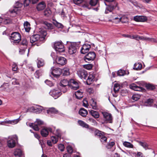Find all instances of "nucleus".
Listing matches in <instances>:
<instances>
[{
    "label": "nucleus",
    "mask_w": 157,
    "mask_h": 157,
    "mask_svg": "<svg viewBox=\"0 0 157 157\" xmlns=\"http://www.w3.org/2000/svg\"><path fill=\"white\" fill-rule=\"evenodd\" d=\"M69 81L67 79H63L58 83V86L60 89V90L64 93L67 90V86H69Z\"/></svg>",
    "instance_id": "obj_1"
},
{
    "label": "nucleus",
    "mask_w": 157,
    "mask_h": 157,
    "mask_svg": "<svg viewBox=\"0 0 157 157\" xmlns=\"http://www.w3.org/2000/svg\"><path fill=\"white\" fill-rule=\"evenodd\" d=\"M21 39V34L15 32L12 33L10 36V39L11 42L13 43H18Z\"/></svg>",
    "instance_id": "obj_2"
},
{
    "label": "nucleus",
    "mask_w": 157,
    "mask_h": 157,
    "mask_svg": "<svg viewBox=\"0 0 157 157\" xmlns=\"http://www.w3.org/2000/svg\"><path fill=\"white\" fill-rule=\"evenodd\" d=\"M68 52L70 54L72 55L76 52L78 48V44L75 42H69L68 43Z\"/></svg>",
    "instance_id": "obj_3"
},
{
    "label": "nucleus",
    "mask_w": 157,
    "mask_h": 157,
    "mask_svg": "<svg viewBox=\"0 0 157 157\" xmlns=\"http://www.w3.org/2000/svg\"><path fill=\"white\" fill-rule=\"evenodd\" d=\"M53 48L57 52H63L65 51L64 45L61 41L55 42L53 44Z\"/></svg>",
    "instance_id": "obj_4"
},
{
    "label": "nucleus",
    "mask_w": 157,
    "mask_h": 157,
    "mask_svg": "<svg viewBox=\"0 0 157 157\" xmlns=\"http://www.w3.org/2000/svg\"><path fill=\"white\" fill-rule=\"evenodd\" d=\"M17 136L16 135L9 137L7 140V145L10 148H13L15 146V141H17Z\"/></svg>",
    "instance_id": "obj_5"
},
{
    "label": "nucleus",
    "mask_w": 157,
    "mask_h": 157,
    "mask_svg": "<svg viewBox=\"0 0 157 157\" xmlns=\"http://www.w3.org/2000/svg\"><path fill=\"white\" fill-rule=\"evenodd\" d=\"M105 122L107 123L113 122V117L111 114L106 112H102Z\"/></svg>",
    "instance_id": "obj_6"
},
{
    "label": "nucleus",
    "mask_w": 157,
    "mask_h": 157,
    "mask_svg": "<svg viewBox=\"0 0 157 157\" xmlns=\"http://www.w3.org/2000/svg\"><path fill=\"white\" fill-rule=\"evenodd\" d=\"M69 86L73 90H77L79 87V83L75 80L71 79L69 81Z\"/></svg>",
    "instance_id": "obj_7"
},
{
    "label": "nucleus",
    "mask_w": 157,
    "mask_h": 157,
    "mask_svg": "<svg viewBox=\"0 0 157 157\" xmlns=\"http://www.w3.org/2000/svg\"><path fill=\"white\" fill-rule=\"evenodd\" d=\"M96 55L94 52H90L87 55H86L84 58V60L86 62L93 60L95 58Z\"/></svg>",
    "instance_id": "obj_8"
},
{
    "label": "nucleus",
    "mask_w": 157,
    "mask_h": 157,
    "mask_svg": "<svg viewBox=\"0 0 157 157\" xmlns=\"http://www.w3.org/2000/svg\"><path fill=\"white\" fill-rule=\"evenodd\" d=\"M77 74L79 78L85 79L88 76V73L87 71L85 70L82 69L77 71Z\"/></svg>",
    "instance_id": "obj_9"
},
{
    "label": "nucleus",
    "mask_w": 157,
    "mask_h": 157,
    "mask_svg": "<svg viewBox=\"0 0 157 157\" xmlns=\"http://www.w3.org/2000/svg\"><path fill=\"white\" fill-rule=\"evenodd\" d=\"M113 22L118 23L121 21L122 23H126L128 21V18L125 16H123L120 17H113Z\"/></svg>",
    "instance_id": "obj_10"
},
{
    "label": "nucleus",
    "mask_w": 157,
    "mask_h": 157,
    "mask_svg": "<svg viewBox=\"0 0 157 157\" xmlns=\"http://www.w3.org/2000/svg\"><path fill=\"white\" fill-rule=\"evenodd\" d=\"M91 48L90 44H85L83 45L81 48L80 52L82 54H85L87 53Z\"/></svg>",
    "instance_id": "obj_11"
},
{
    "label": "nucleus",
    "mask_w": 157,
    "mask_h": 157,
    "mask_svg": "<svg viewBox=\"0 0 157 157\" xmlns=\"http://www.w3.org/2000/svg\"><path fill=\"white\" fill-rule=\"evenodd\" d=\"M47 33L46 30H41L40 31V43H44L46 40V36Z\"/></svg>",
    "instance_id": "obj_12"
},
{
    "label": "nucleus",
    "mask_w": 157,
    "mask_h": 157,
    "mask_svg": "<svg viewBox=\"0 0 157 157\" xmlns=\"http://www.w3.org/2000/svg\"><path fill=\"white\" fill-rule=\"evenodd\" d=\"M54 68V67L51 68L52 70L51 72V74L55 77H59L61 74V70L59 68Z\"/></svg>",
    "instance_id": "obj_13"
},
{
    "label": "nucleus",
    "mask_w": 157,
    "mask_h": 157,
    "mask_svg": "<svg viewBox=\"0 0 157 157\" xmlns=\"http://www.w3.org/2000/svg\"><path fill=\"white\" fill-rule=\"evenodd\" d=\"M49 94L55 99H56L61 95V93L59 90L53 89L50 91Z\"/></svg>",
    "instance_id": "obj_14"
},
{
    "label": "nucleus",
    "mask_w": 157,
    "mask_h": 157,
    "mask_svg": "<svg viewBox=\"0 0 157 157\" xmlns=\"http://www.w3.org/2000/svg\"><path fill=\"white\" fill-rule=\"evenodd\" d=\"M56 63L57 64L61 65H64L67 62V60L63 57L59 56L56 59Z\"/></svg>",
    "instance_id": "obj_15"
},
{
    "label": "nucleus",
    "mask_w": 157,
    "mask_h": 157,
    "mask_svg": "<svg viewBox=\"0 0 157 157\" xmlns=\"http://www.w3.org/2000/svg\"><path fill=\"white\" fill-rule=\"evenodd\" d=\"M29 126L32 128L35 131H38L39 129V120L38 119L36 120V121L34 123H29Z\"/></svg>",
    "instance_id": "obj_16"
},
{
    "label": "nucleus",
    "mask_w": 157,
    "mask_h": 157,
    "mask_svg": "<svg viewBox=\"0 0 157 157\" xmlns=\"http://www.w3.org/2000/svg\"><path fill=\"white\" fill-rule=\"evenodd\" d=\"M133 19L136 21L144 22L147 20V17L143 16H136Z\"/></svg>",
    "instance_id": "obj_17"
},
{
    "label": "nucleus",
    "mask_w": 157,
    "mask_h": 157,
    "mask_svg": "<svg viewBox=\"0 0 157 157\" xmlns=\"http://www.w3.org/2000/svg\"><path fill=\"white\" fill-rule=\"evenodd\" d=\"M116 7H117L118 8V3L117 2L115 3V5H110L108 6L106 8L105 13H108L109 12H112Z\"/></svg>",
    "instance_id": "obj_18"
},
{
    "label": "nucleus",
    "mask_w": 157,
    "mask_h": 157,
    "mask_svg": "<svg viewBox=\"0 0 157 157\" xmlns=\"http://www.w3.org/2000/svg\"><path fill=\"white\" fill-rule=\"evenodd\" d=\"M52 132V129L51 128H44L41 130V134L43 137H46L48 135V131Z\"/></svg>",
    "instance_id": "obj_19"
},
{
    "label": "nucleus",
    "mask_w": 157,
    "mask_h": 157,
    "mask_svg": "<svg viewBox=\"0 0 157 157\" xmlns=\"http://www.w3.org/2000/svg\"><path fill=\"white\" fill-rule=\"evenodd\" d=\"M47 113H53L57 114L59 113V114L62 116H63L64 114L63 113H59L58 111L54 107L49 108L47 110Z\"/></svg>",
    "instance_id": "obj_20"
},
{
    "label": "nucleus",
    "mask_w": 157,
    "mask_h": 157,
    "mask_svg": "<svg viewBox=\"0 0 157 157\" xmlns=\"http://www.w3.org/2000/svg\"><path fill=\"white\" fill-rule=\"evenodd\" d=\"M39 106L38 105H35L34 106L29 108L28 109V111L34 113H37L39 111Z\"/></svg>",
    "instance_id": "obj_21"
},
{
    "label": "nucleus",
    "mask_w": 157,
    "mask_h": 157,
    "mask_svg": "<svg viewBox=\"0 0 157 157\" xmlns=\"http://www.w3.org/2000/svg\"><path fill=\"white\" fill-rule=\"evenodd\" d=\"M130 87L131 89L136 91H141L142 90V87L138 86L134 83L131 84Z\"/></svg>",
    "instance_id": "obj_22"
},
{
    "label": "nucleus",
    "mask_w": 157,
    "mask_h": 157,
    "mask_svg": "<svg viewBox=\"0 0 157 157\" xmlns=\"http://www.w3.org/2000/svg\"><path fill=\"white\" fill-rule=\"evenodd\" d=\"M39 39V35L36 34L31 36L30 37V42L33 44L38 40Z\"/></svg>",
    "instance_id": "obj_23"
},
{
    "label": "nucleus",
    "mask_w": 157,
    "mask_h": 157,
    "mask_svg": "<svg viewBox=\"0 0 157 157\" xmlns=\"http://www.w3.org/2000/svg\"><path fill=\"white\" fill-rule=\"evenodd\" d=\"M14 154L15 156H17L19 157H24L23 152L19 149H16L14 151Z\"/></svg>",
    "instance_id": "obj_24"
},
{
    "label": "nucleus",
    "mask_w": 157,
    "mask_h": 157,
    "mask_svg": "<svg viewBox=\"0 0 157 157\" xmlns=\"http://www.w3.org/2000/svg\"><path fill=\"white\" fill-rule=\"evenodd\" d=\"M75 95L77 98L80 99L83 96V90H78L75 92Z\"/></svg>",
    "instance_id": "obj_25"
},
{
    "label": "nucleus",
    "mask_w": 157,
    "mask_h": 157,
    "mask_svg": "<svg viewBox=\"0 0 157 157\" xmlns=\"http://www.w3.org/2000/svg\"><path fill=\"white\" fill-rule=\"evenodd\" d=\"M94 76L93 74H90L87 79L86 82L88 85H90L91 84L94 80Z\"/></svg>",
    "instance_id": "obj_26"
},
{
    "label": "nucleus",
    "mask_w": 157,
    "mask_h": 157,
    "mask_svg": "<svg viewBox=\"0 0 157 157\" xmlns=\"http://www.w3.org/2000/svg\"><path fill=\"white\" fill-rule=\"evenodd\" d=\"M79 113L82 116L85 117L88 113V112L86 109L84 108H81L79 110Z\"/></svg>",
    "instance_id": "obj_27"
},
{
    "label": "nucleus",
    "mask_w": 157,
    "mask_h": 157,
    "mask_svg": "<svg viewBox=\"0 0 157 157\" xmlns=\"http://www.w3.org/2000/svg\"><path fill=\"white\" fill-rule=\"evenodd\" d=\"M89 113L92 116L94 117L95 118H98L99 117V113L97 111L93 110H91Z\"/></svg>",
    "instance_id": "obj_28"
},
{
    "label": "nucleus",
    "mask_w": 157,
    "mask_h": 157,
    "mask_svg": "<svg viewBox=\"0 0 157 157\" xmlns=\"http://www.w3.org/2000/svg\"><path fill=\"white\" fill-rule=\"evenodd\" d=\"M90 103L93 109L95 110L98 109L97 102L93 99H92L90 100Z\"/></svg>",
    "instance_id": "obj_29"
},
{
    "label": "nucleus",
    "mask_w": 157,
    "mask_h": 157,
    "mask_svg": "<svg viewBox=\"0 0 157 157\" xmlns=\"http://www.w3.org/2000/svg\"><path fill=\"white\" fill-rule=\"evenodd\" d=\"M24 25L25 31L26 32H29L31 29L30 24L27 21H25L24 22Z\"/></svg>",
    "instance_id": "obj_30"
},
{
    "label": "nucleus",
    "mask_w": 157,
    "mask_h": 157,
    "mask_svg": "<svg viewBox=\"0 0 157 157\" xmlns=\"http://www.w3.org/2000/svg\"><path fill=\"white\" fill-rule=\"evenodd\" d=\"M41 24H42L45 25L46 26V27H45L48 29H52L53 28V26L52 25V24L50 23H48L47 21H44L43 23H41Z\"/></svg>",
    "instance_id": "obj_31"
},
{
    "label": "nucleus",
    "mask_w": 157,
    "mask_h": 157,
    "mask_svg": "<svg viewBox=\"0 0 157 157\" xmlns=\"http://www.w3.org/2000/svg\"><path fill=\"white\" fill-rule=\"evenodd\" d=\"M138 143L139 144L142 146L145 150L150 149L149 148V145L145 142H142L141 141H139Z\"/></svg>",
    "instance_id": "obj_32"
},
{
    "label": "nucleus",
    "mask_w": 157,
    "mask_h": 157,
    "mask_svg": "<svg viewBox=\"0 0 157 157\" xmlns=\"http://www.w3.org/2000/svg\"><path fill=\"white\" fill-rule=\"evenodd\" d=\"M142 67V65L140 63H136L134 65L133 69L136 70H140Z\"/></svg>",
    "instance_id": "obj_33"
},
{
    "label": "nucleus",
    "mask_w": 157,
    "mask_h": 157,
    "mask_svg": "<svg viewBox=\"0 0 157 157\" xmlns=\"http://www.w3.org/2000/svg\"><path fill=\"white\" fill-rule=\"evenodd\" d=\"M62 72L63 75H68L70 74L69 69L68 67H64L63 69Z\"/></svg>",
    "instance_id": "obj_34"
},
{
    "label": "nucleus",
    "mask_w": 157,
    "mask_h": 157,
    "mask_svg": "<svg viewBox=\"0 0 157 157\" xmlns=\"http://www.w3.org/2000/svg\"><path fill=\"white\" fill-rule=\"evenodd\" d=\"M140 95L138 94H135L132 95V99L134 101H137L140 98Z\"/></svg>",
    "instance_id": "obj_35"
},
{
    "label": "nucleus",
    "mask_w": 157,
    "mask_h": 157,
    "mask_svg": "<svg viewBox=\"0 0 157 157\" xmlns=\"http://www.w3.org/2000/svg\"><path fill=\"white\" fill-rule=\"evenodd\" d=\"M52 12L49 8H46L44 12V15L46 17H49L51 14Z\"/></svg>",
    "instance_id": "obj_36"
},
{
    "label": "nucleus",
    "mask_w": 157,
    "mask_h": 157,
    "mask_svg": "<svg viewBox=\"0 0 157 157\" xmlns=\"http://www.w3.org/2000/svg\"><path fill=\"white\" fill-rule=\"evenodd\" d=\"M124 145L127 147L132 148L133 147V145L130 142L125 141L123 143Z\"/></svg>",
    "instance_id": "obj_37"
},
{
    "label": "nucleus",
    "mask_w": 157,
    "mask_h": 157,
    "mask_svg": "<svg viewBox=\"0 0 157 157\" xmlns=\"http://www.w3.org/2000/svg\"><path fill=\"white\" fill-rule=\"evenodd\" d=\"M53 24L56 27L59 28H63V25L62 24L56 21L53 22Z\"/></svg>",
    "instance_id": "obj_38"
},
{
    "label": "nucleus",
    "mask_w": 157,
    "mask_h": 157,
    "mask_svg": "<svg viewBox=\"0 0 157 157\" xmlns=\"http://www.w3.org/2000/svg\"><path fill=\"white\" fill-rule=\"evenodd\" d=\"M78 122L79 124L82 126L86 128H88L89 127L88 125L82 121L80 120L78 121Z\"/></svg>",
    "instance_id": "obj_39"
},
{
    "label": "nucleus",
    "mask_w": 157,
    "mask_h": 157,
    "mask_svg": "<svg viewBox=\"0 0 157 157\" xmlns=\"http://www.w3.org/2000/svg\"><path fill=\"white\" fill-rule=\"evenodd\" d=\"M115 144L114 141L108 142L106 147L108 149H109L112 147Z\"/></svg>",
    "instance_id": "obj_40"
},
{
    "label": "nucleus",
    "mask_w": 157,
    "mask_h": 157,
    "mask_svg": "<svg viewBox=\"0 0 157 157\" xmlns=\"http://www.w3.org/2000/svg\"><path fill=\"white\" fill-rule=\"evenodd\" d=\"M46 6V4L45 2L42 1L40 2V10H43L44 9Z\"/></svg>",
    "instance_id": "obj_41"
},
{
    "label": "nucleus",
    "mask_w": 157,
    "mask_h": 157,
    "mask_svg": "<svg viewBox=\"0 0 157 157\" xmlns=\"http://www.w3.org/2000/svg\"><path fill=\"white\" fill-rule=\"evenodd\" d=\"M93 67V65L92 64H87L84 65L83 66V67L86 69L88 70H91Z\"/></svg>",
    "instance_id": "obj_42"
},
{
    "label": "nucleus",
    "mask_w": 157,
    "mask_h": 157,
    "mask_svg": "<svg viewBox=\"0 0 157 157\" xmlns=\"http://www.w3.org/2000/svg\"><path fill=\"white\" fill-rule=\"evenodd\" d=\"M146 87L149 90H152L155 88L154 86L150 84H146Z\"/></svg>",
    "instance_id": "obj_43"
},
{
    "label": "nucleus",
    "mask_w": 157,
    "mask_h": 157,
    "mask_svg": "<svg viewBox=\"0 0 157 157\" xmlns=\"http://www.w3.org/2000/svg\"><path fill=\"white\" fill-rule=\"evenodd\" d=\"M120 87L118 84H115L114 85L113 87V90L115 93L118 92L119 90Z\"/></svg>",
    "instance_id": "obj_44"
},
{
    "label": "nucleus",
    "mask_w": 157,
    "mask_h": 157,
    "mask_svg": "<svg viewBox=\"0 0 157 157\" xmlns=\"http://www.w3.org/2000/svg\"><path fill=\"white\" fill-rule=\"evenodd\" d=\"M100 141L102 143V144H105L107 142V138L104 136H102L101 137V138H100Z\"/></svg>",
    "instance_id": "obj_45"
},
{
    "label": "nucleus",
    "mask_w": 157,
    "mask_h": 157,
    "mask_svg": "<svg viewBox=\"0 0 157 157\" xmlns=\"http://www.w3.org/2000/svg\"><path fill=\"white\" fill-rule=\"evenodd\" d=\"M51 140L53 144H56L58 141V138L56 136H52L51 137Z\"/></svg>",
    "instance_id": "obj_46"
},
{
    "label": "nucleus",
    "mask_w": 157,
    "mask_h": 157,
    "mask_svg": "<svg viewBox=\"0 0 157 157\" xmlns=\"http://www.w3.org/2000/svg\"><path fill=\"white\" fill-rule=\"evenodd\" d=\"M98 0H90V4L92 6H95L97 4Z\"/></svg>",
    "instance_id": "obj_47"
},
{
    "label": "nucleus",
    "mask_w": 157,
    "mask_h": 157,
    "mask_svg": "<svg viewBox=\"0 0 157 157\" xmlns=\"http://www.w3.org/2000/svg\"><path fill=\"white\" fill-rule=\"evenodd\" d=\"M117 74L119 76H124L125 74V71L124 70H120L118 71Z\"/></svg>",
    "instance_id": "obj_48"
},
{
    "label": "nucleus",
    "mask_w": 157,
    "mask_h": 157,
    "mask_svg": "<svg viewBox=\"0 0 157 157\" xmlns=\"http://www.w3.org/2000/svg\"><path fill=\"white\" fill-rule=\"evenodd\" d=\"M21 119L20 118L17 119H14L13 120H11V124L14 125L17 124L20 121Z\"/></svg>",
    "instance_id": "obj_49"
},
{
    "label": "nucleus",
    "mask_w": 157,
    "mask_h": 157,
    "mask_svg": "<svg viewBox=\"0 0 157 157\" xmlns=\"http://www.w3.org/2000/svg\"><path fill=\"white\" fill-rule=\"evenodd\" d=\"M153 102V100L152 99H149L147 100L146 103L147 104V105L151 106L152 105V103Z\"/></svg>",
    "instance_id": "obj_50"
},
{
    "label": "nucleus",
    "mask_w": 157,
    "mask_h": 157,
    "mask_svg": "<svg viewBox=\"0 0 157 157\" xmlns=\"http://www.w3.org/2000/svg\"><path fill=\"white\" fill-rule=\"evenodd\" d=\"M73 1L75 4L79 5L83 2V0H73Z\"/></svg>",
    "instance_id": "obj_51"
},
{
    "label": "nucleus",
    "mask_w": 157,
    "mask_h": 157,
    "mask_svg": "<svg viewBox=\"0 0 157 157\" xmlns=\"http://www.w3.org/2000/svg\"><path fill=\"white\" fill-rule=\"evenodd\" d=\"M45 83L49 86L51 87L53 86V83L50 81L48 80H46L45 81Z\"/></svg>",
    "instance_id": "obj_52"
},
{
    "label": "nucleus",
    "mask_w": 157,
    "mask_h": 157,
    "mask_svg": "<svg viewBox=\"0 0 157 157\" xmlns=\"http://www.w3.org/2000/svg\"><path fill=\"white\" fill-rule=\"evenodd\" d=\"M147 41L152 43H157V38L155 39L148 37Z\"/></svg>",
    "instance_id": "obj_53"
},
{
    "label": "nucleus",
    "mask_w": 157,
    "mask_h": 157,
    "mask_svg": "<svg viewBox=\"0 0 157 157\" xmlns=\"http://www.w3.org/2000/svg\"><path fill=\"white\" fill-rule=\"evenodd\" d=\"M89 121L92 123L94 125H96L97 124V122L96 121L94 120V119L92 118H90L88 119V120Z\"/></svg>",
    "instance_id": "obj_54"
},
{
    "label": "nucleus",
    "mask_w": 157,
    "mask_h": 157,
    "mask_svg": "<svg viewBox=\"0 0 157 157\" xmlns=\"http://www.w3.org/2000/svg\"><path fill=\"white\" fill-rule=\"evenodd\" d=\"M46 111L47 112V110L45 108L40 106V113L42 112V113H45Z\"/></svg>",
    "instance_id": "obj_55"
},
{
    "label": "nucleus",
    "mask_w": 157,
    "mask_h": 157,
    "mask_svg": "<svg viewBox=\"0 0 157 157\" xmlns=\"http://www.w3.org/2000/svg\"><path fill=\"white\" fill-rule=\"evenodd\" d=\"M45 63L44 59H40V67L43 66L45 64Z\"/></svg>",
    "instance_id": "obj_56"
},
{
    "label": "nucleus",
    "mask_w": 157,
    "mask_h": 157,
    "mask_svg": "<svg viewBox=\"0 0 157 157\" xmlns=\"http://www.w3.org/2000/svg\"><path fill=\"white\" fill-rule=\"evenodd\" d=\"M21 44L23 45L26 46L27 44V40L25 39H23L21 42Z\"/></svg>",
    "instance_id": "obj_57"
},
{
    "label": "nucleus",
    "mask_w": 157,
    "mask_h": 157,
    "mask_svg": "<svg viewBox=\"0 0 157 157\" xmlns=\"http://www.w3.org/2000/svg\"><path fill=\"white\" fill-rule=\"evenodd\" d=\"M67 151L68 153L71 154L73 152V149L71 146H68L67 147Z\"/></svg>",
    "instance_id": "obj_58"
},
{
    "label": "nucleus",
    "mask_w": 157,
    "mask_h": 157,
    "mask_svg": "<svg viewBox=\"0 0 157 157\" xmlns=\"http://www.w3.org/2000/svg\"><path fill=\"white\" fill-rule=\"evenodd\" d=\"M58 147L59 148L61 151H63L64 148L63 145L61 144H60L59 145Z\"/></svg>",
    "instance_id": "obj_59"
},
{
    "label": "nucleus",
    "mask_w": 157,
    "mask_h": 157,
    "mask_svg": "<svg viewBox=\"0 0 157 157\" xmlns=\"http://www.w3.org/2000/svg\"><path fill=\"white\" fill-rule=\"evenodd\" d=\"M30 0H25L24 2L25 6H28L30 2Z\"/></svg>",
    "instance_id": "obj_60"
},
{
    "label": "nucleus",
    "mask_w": 157,
    "mask_h": 157,
    "mask_svg": "<svg viewBox=\"0 0 157 157\" xmlns=\"http://www.w3.org/2000/svg\"><path fill=\"white\" fill-rule=\"evenodd\" d=\"M12 70L13 71H16L17 70V67L15 64H13L12 66Z\"/></svg>",
    "instance_id": "obj_61"
},
{
    "label": "nucleus",
    "mask_w": 157,
    "mask_h": 157,
    "mask_svg": "<svg viewBox=\"0 0 157 157\" xmlns=\"http://www.w3.org/2000/svg\"><path fill=\"white\" fill-rule=\"evenodd\" d=\"M96 135L98 136H99L100 138H101L102 136H104V135L102 134V133L101 132L99 131H98L96 132Z\"/></svg>",
    "instance_id": "obj_62"
},
{
    "label": "nucleus",
    "mask_w": 157,
    "mask_h": 157,
    "mask_svg": "<svg viewBox=\"0 0 157 157\" xmlns=\"http://www.w3.org/2000/svg\"><path fill=\"white\" fill-rule=\"evenodd\" d=\"M128 92L127 90H123L121 92V94L123 96H124L126 94H128Z\"/></svg>",
    "instance_id": "obj_63"
},
{
    "label": "nucleus",
    "mask_w": 157,
    "mask_h": 157,
    "mask_svg": "<svg viewBox=\"0 0 157 157\" xmlns=\"http://www.w3.org/2000/svg\"><path fill=\"white\" fill-rule=\"evenodd\" d=\"M137 157H144L143 155V154L141 152H138L137 155Z\"/></svg>",
    "instance_id": "obj_64"
}]
</instances>
